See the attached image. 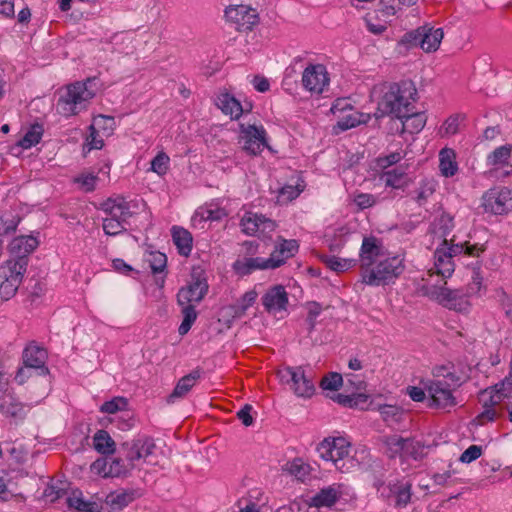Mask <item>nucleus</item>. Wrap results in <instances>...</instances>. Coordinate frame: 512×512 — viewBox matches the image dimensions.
<instances>
[{"mask_svg":"<svg viewBox=\"0 0 512 512\" xmlns=\"http://www.w3.org/2000/svg\"><path fill=\"white\" fill-rule=\"evenodd\" d=\"M354 203L360 209H366L373 206L376 203V198L372 194L360 193L354 197Z\"/></svg>","mask_w":512,"mask_h":512,"instance_id":"nucleus-61","label":"nucleus"},{"mask_svg":"<svg viewBox=\"0 0 512 512\" xmlns=\"http://www.w3.org/2000/svg\"><path fill=\"white\" fill-rule=\"evenodd\" d=\"M133 467V463L129 462V465H126L122 459L113 458L109 460L107 473L109 477H121L125 476Z\"/></svg>","mask_w":512,"mask_h":512,"instance_id":"nucleus-45","label":"nucleus"},{"mask_svg":"<svg viewBox=\"0 0 512 512\" xmlns=\"http://www.w3.org/2000/svg\"><path fill=\"white\" fill-rule=\"evenodd\" d=\"M362 283L369 286H384L398 278L404 270L398 256L385 257L382 242L374 237H364L359 252Z\"/></svg>","mask_w":512,"mask_h":512,"instance_id":"nucleus-1","label":"nucleus"},{"mask_svg":"<svg viewBox=\"0 0 512 512\" xmlns=\"http://www.w3.org/2000/svg\"><path fill=\"white\" fill-rule=\"evenodd\" d=\"M424 446L420 441H416L411 438L404 439V448L402 457H412L418 459L423 455Z\"/></svg>","mask_w":512,"mask_h":512,"instance_id":"nucleus-49","label":"nucleus"},{"mask_svg":"<svg viewBox=\"0 0 512 512\" xmlns=\"http://www.w3.org/2000/svg\"><path fill=\"white\" fill-rule=\"evenodd\" d=\"M115 126V120L111 116L98 115L93 119L91 128L93 130L102 131L104 135H110Z\"/></svg>","mask_w":512,"mask_h":512,"instance_id":"nucleus-46","label":"nucleus"},{"mask_svg":"<svg viewBox=\"0 0 512 512\" xmlns=\"http://www.w3.org/2000/svg\"><path fill=\"white\" fill-rule=\"evenodd\" d=\"M37 245L38 241L32 236L16 237L10 243V252L15 255L14 259L25 257L28 260L27 255L34 251Z\"/></svg>","mask_w":512,"mask_h":512,"instance_id":"nucleus-25","label":"nucleus"},{"mask_svg":"<svg viewBox=\"0 0 512 512\" xmlns=\"http://www.w3.org/2000/svg\"><path fill=\"white\" fill-rule=\"evenodd\" d=\"M183 320L178 328V332L180 335H185L191 329L193 323L197 318V312L195 307L192 304L181 305Z\"/></svg>","mask_w":512,"mask_h":512,"instance_id":"nucleus-42","label":"nucleus"},{"mask_svg":"<svg viewBox=\"0 0 512 512\" xmlns=\"http://www.w3.org/2000/svg\"><path fill=\"white\" fill-rule=\"evenodd\" d=\"M302 85L310 93L321 94L329 85V76L323 64H309L302 73Z\"/></svg>","mask_w":512,"mask_h":512,"instance_id":"nucleus-13","label":"nucleus"},{"mask_svg":"<svg viewBox=\"0 0 512 512\" xmlns=\"http://www.w3.org/2000/svg\"><path fill=\"white\" fill-rule=\"evenodd\" d=\"M239 143L243 151L248 155L257 156L264 148L270 149L267 140V132L262 125L243 124L239 125Z\"/></svg>","mask_w":512,"mask_h":512,"instance_id":"nucleus-10","label":"nucleus"},{"mask_svg":"<svg viewBox=\"0 0 512 512\" xmlns=\"http://www.w3.org/2000/svg\"><path fill=\"white\" fill-rule=\"evenodd\" d=\"M201 377L200 369H194L189 374L183 376L177 382L172 393L167 397L168 403H174L178 399L184 398L190 390L196 385Z\"/></svg>","mask_w":512,"mask_h":512,"instance_id":"nucleus-23","label":"nucleus"},{"mask_svg":"<svg viewBox=\"0 0 512 512\" xmlns=\"http://www.w3.org/2000/svg\"><path fill=\"white\" fill-rule=\"evenodd\" d=\"M445 285L441 282L434 283L426 280V283L421 287V291L424 295L448 309L459 312L467 311L469 307L468 293L460 289H448Z\"/></svg>","mask_w":512,"mask_h":512,"instance_id":"nucleus-6","label":"nucleus"},{"mask_svg":"<svg viewBox=\"0 0 512 512\" xmlns=\"http://www.w3.org/2000/svg\"><path fill=\"white\" fill-rule=\"evenodd\" d=\"M322 262L332 271L341 273L356 266L357 260L352 258H340L334 255L321 257Z\"/></svg>","mask_w":512,"mask_h":512,"instance_id":"nucleus-33","label":"nucleus"},{"mask_svg":"<svg viewBox=\"0 0 512 512\" xmlns=\"http://www.w3.org/2000/svg\"><path fill=\"white\" fill-rule=\"evenodd\" d=\"M289 257H286L284 251H282L281 247L276 243L273 252L270 254V257L267 258L270 267L272 269H276L281 267L286 263Z\"/></svg>","mask_w":512,"mask_h":512,"instance_id":"nucleus-54","label":"nucleus"},{"mask_svg":"<svg viewBox=\"0 0 512 512\" xmlns=\"http://www.w3.org/2000/svg\"><path fill=\"white\" fill-rule=\"evenodd\" d=\"M94 80L78 81L67 85L60 94L57 111L64 117L78 115L86 110L96 95Z\"/></svg>","mask_w":512,"mask_h":512,"instance_id":"nucleus-4","label":"nucleus"},{"mask_svg":"<svg viewBox=\"0 0 512 512\" xmlns=\"http://www.w3.org/2000/svg\"><path fill=\"white\" fill-rule=\"evenodd\" d=\"M288 470L297 479L302 480L308 473V466L298 459L289 464Z\"/></svg>","mask_w":512,"mask_h":512,"instance_id":"nucleus-60","label":"nucleus"},{"mask_svg":"<svg viewBox=\"0 0 512 512\" xmlns=\"http://www.w3.org/2000/svg\"><path fill=\"white\" fill-rule=\"evenodd\" d=\"M227 21L235 24L238 31H250L258 23L259 17L255 9L245 6H230L225 10Z\"/></svg>","mask_w":512,"mask_h":512,"instance_id":"nucleus-14","label":"nucleus"},{"mask_svg":"<svg viewBox=\"0 0 512 512\" xmlns=\"http://www.w3.org/2000/svg\"><path fill=\"white\" fill-rule=\"evenodd\" d=\"M172 238L179 254L185 257L189 256L192 251L193 242L191 233L182 227L173 226Z\"/></svg>","mask_w":512,"mask_h":512,"instance_id":"nucleus-27","label":"nucleus"},{"mask_svg":"<svg viewBox=\"0 0 512 512\" xmlns=\"http://www.w3.org/2000/svg\"><path fill=\"white\" fill-rule=\"evenodd\" d=\"M343 384V377L337 372H331L324 376L320 382V387L323 390L336 391Z\"/></svg>","mask_w":512,"mask_h":512,"instance_id":"nucleus-52","label":"nucleus"},{"mask_svg":"<svg viewBox=\"0 0 512 512\" xmlns=\"http://www.w3.org/2000/svg\"><path fill=\"white\" fill-rule=\"evenodd\" d=\"M439 170L444 177H452L458 171L456 155L453 149L443 148L439 153Z\"/></svg>","mask_w":512,"mask_h":512,"instance_id":"nucleus-29","label":"nucleus"},{"mask_svg":"<svg viewBox=\"0 0 512 512\" xmlns=\"http://www.w3.org/2000/svg\"><path fill=\"white\" fill-rule=\"evenodd\" d=\"M234 272L239 276H247L257 270H271L267 258L242 257L237 259L233 265Z\"/></svg>","mask_w":512,"mask_h":512,"instance_id":"nucleus-22","label":"nucleus"},{"mask_svg":"<svg viewBox=\"0 0 512 512\" xmlns=\"http://www.w3.org/2000/svg\"><path fill=\"white\" fill-rule=\"evenodd\" d=\"M464 120V116L457 114L450 116L443 125V129L445 134L453 135L456 134L459 130L460 123Z\"/></svg>","mask_w":512,"mask_h":512,"instance_id":"nucleus-57","label":"nucleus"},{"mask_svg":"<svg viewBox=\"0 0 512 512\" xmlns=\"http://www.w3.org/2000/svg\"><path fill=\"white\" fill-rule=\"evenodd\" d=\"M512 146L511 145H503L495 150H493L487 157V162L489 165H504L508 163V160L511 156Z\"/></svg>","mask_w":512,"mask_h":512,"instance_id":"nucleus-41","label":"nucleus"},{"mask_svg":"<svg viewBox=\"0 0 512 512\" xmlns=\"http://www.w3.org/2000/svg\"><path fill=\"white\" fill-rule=\"evenodd\" d=\"M443 37L444 32L442 28L425 24L405 33L401 39V43L410 48L419 47L426 53H432L439 49Z\"/></svg>","mask_w":512,"mask_h":512,"instance_id":"nucleus-8","label":"nucleus"},{"mask_svg":"<svg viewBox=\"0 0 512 512\" xmlns=\"http://www.w3.org/2000/svg\"><path fill=\"white\" fill-rule=\"evenodd\" d=\"M216 105L223 113L230 115L232 119H238L243 113L240 102L229 93H221L218 95Z\"/></svg>","mask_w":512,"mask_h":512,"instance_id":"nucleus-28","label":"nucleus"},{"mask_svg":"<svg viewBox=\"0 0 512 512\" xmlns=\"http://www.w3.org/2000/svg\"><path fill=\"white\" fill-rule=\"evenodd\" d=\"M208 291V284L202 271L192 273V281L186 287L180 289L177 294L179 305L191 304L192 302H200Z\"/></svg>","mask_w":512,"mask_h":512,"instance_id":"nucleus-16","label":"nucleus"},{"mask_svg":"<svg viewBox=\"0 0 512 512\" xmlns=\"http://www.w3.org/2000/svg\"><path fill=\"white\" fill-rule=\"evenodd\" d=\"M407 115L399 117L401 120L403 130L411 134L420 132L426 124V116L424 113L414 110V104L409 109Z\"/></svg>","mask_w":512,"mask_h":512,"instance_id":"nucleus-26","label":"nucleus"},{"mask_svg":"<svg viewBox=\"0 0 512 512\" xmlns=\"http://www.w3.org/2000/svg\"><path fill=\"white\" fill-rule=\"evenodd\" d=\"M390 491L395 496V505L397 507H405L411 500L412 484L408 481H401L389 484Z\"/></svg>","mask_w":512,"mask_h":512,"instance_id":"nucleus-32","label":"nucleus"},{"mask_svg":"<svg viewBox=\"0 0 512 512\" xmlns=\"http://www.w3.org/2000/svg\"><path fill=\"white\" fill-rule=\"evenodd\" d=\"M167 263L166 255L160 252L153 253L150 260V267L154 274L164 271Z\"/></svg>","mask_w":512,"mask_h":512,"instance_id":"nucleus-58","label":"nucleus"},{"mask_svg":"<svg viewBox=\"0 0 512 512\" xmlns=\"http://www.w3.org/2000/svg\"><path fill=\"white\" fill-rule=\"evenodd\" d=\"M404 439L398 435H391L385 437L384 443L390 452V457H395L397 455L403 456V448H404Z\"/></svg>","mask_w":512,"mask_h":512,"instance_id":"nucleus-50","label":"nucleus"},{"mask_svg":"<svg viewBox=\"0 0 512 512\" xmlns=\"http://www.w3.org/2000/svg\"><path fill=\"white\" fill-rule=\"evenodd\" d=\"M44 134V126L41 123H33L29 126L24 136L17 142V146L24 150L36 146L42 139Z\"/></svg>","mask_w":512,"mask_h":512,"instance_id":"nucleus-30","label":"nucleus"},{"mask_svg":"<svg viewBox=\"0 0 512 512\" xmlns=\"http://www.w3.org/2000/svg\"><path fill=\"white\" fill-rule=\"evenodd\" d=\"M66 502L70 508L78 512H100L98 505L95 502L85 501L79 491H74L67 497Z\"/></svg>","mask_w":512,"mask_h":512,"instance_id":"nucleus-34","label":"nucleus"},{"mask_svg":"<svg viewBox=\"0 0 512 512\" xmlns=\"http://www.w3.org/2000/svg\"><path fill=\"white\" fill-rule=\"evenodd\" d=\"M345 495H349V487L342 483H334L315 493L311 497L310 504L317 508L332 507Z\"/></svg>","mask_w":512,"mask_h":512,"instance_id":"nucleus-18","label":"nucleus"},{"mask_svg":"<svg viewBox=\"0 0 512 512\" xmlns=\"http://www.w3.org/2000/svg\"><path fill=\"white\" fill-rule=\"evenodd\" d=\"M262 304L268 313L277 314L286 311L288 305V294L281 285L270 288L262 297Z\"/></svg>","mask_w":512,"mask_h":512,"instance_id":"nucleus-20","label":"nucleus"},{"mask_svg":"<svg viewBox=\"0 0 512 512\" xmlns=\"http://www.w3.org/2000/svg\"><path fill=\"white\" fill-rule=\"evenodd\" d=\"M281 382L290 385L298 397L309 398L315 392L314 382L301 366L286 367L278 373Z\"/></svg>","mask_w":512,"mask_h":512,"instance_id":"nucleus-11","label":"nucleus"},{"mask_svg":"<svg viewBox=\"0 0 512 512\" xmlns=\"http://www.w3.org/2000/svg\"><path fill=\"white\" fill-rule=\"evenodd\" d=\"M277 244L281 247L282 251H284L285 256L289 258L293 257L299 249V244L294 239L287 240L279 237Z\"/></svg>","mask_w":512,"mask_h":512,"instance_id":"nucleus-55","label":"nucleus"},{"mask_svg":"<svg viewBox=\"0 0 512 512\" xmlns=\"http://www.w3.org/2000/svg\"><path fill=\"white\" fill-rule=\"evenodd\" d=\"M503 387L504 383L495 386V389L491 392L490 395V402L492 406H495L507 399L506 409L508 411L509 420L512 422V396H508L505 393Z\"/></svg>","mask_w":512,"mask_h":512,"instance_id":"nucleus-43","label":"nucleus"},{"mask_svg":"<svg viewBox=\"0 0 512 512\" xmlns=\"http://www.w3.org/2000/svg\"><path fill=\"white\" fill-rule=\"evenodd\" d=\"M369 118V115L362 114L350 108V112L338 120L337 126L341 130H348L358 126L359 124L367 123Z\"/></svg>","mask_w":512,"mask_h":512,"instance_id":"nucleus-39","label":"nucleus"},{"mask_svg":"<svg viewBox=\"0 0 512 512\" xmlns=\"http://www.w3.org/2000/svg\"><path fill=\"white\" fill-rule=\"evenodd\" d=\"M0 407L5 414L13 418L22 419L26 414V406L11 395L3 399Z\"/></svg>","mask_w":512,"mask_h":512,"instance_id":"nucleus-38","label":"nucleus"},{"mask_svg":"<svg viewBox=\"0 0 512 512\" xmlns=\"http://www.w3.org/2000/svg\"><path fill=\"white\" fill-rule=\"evenodd\" d=\"M482 206L487 213L504 215L512 211V191L506 187H494L482 196Z\"/></svg>","mask_w":512,"mask_h":512,"instance_id":"nucleus-12","label":"nucleus"},{"mask_svg":"<svg viewBox=\"0 0 512 512\" xmlns=\"http://www.w3.org/2000/svg\"><path fill=\"white\" fill-rule=\"evenodd\" d=\"M257 298V293L255 290H249L243 294V296L232 305H229L224 308V311L227 312L233 318H241L246 314V311L255 303Z\"/></svg>","mask_w":512,"mask_h":512,"instance_id":"nucleus-24","label":"nucleus"},{"mask_svg":"<svg viewBox=\"0 0 512 512\" xmlns=\"http://www.w3.org/2000/svg\"><path fill=\"white\" fill-rule=\"evenodd\" d=\"M156 445L150 437L142 436L121 445V451L126 460L133 463L140 459H146L154 453Z\"/></svg>","mask_w":512,"mask_h":512,"instance_id":"nucleus-15","label":"nucleus"},{"mask_svg":"<svg viewBox=\"0 0 512 512\" xmlns=\"http://www.w3.org/2000/svg\"><path fill=\"white\" fill-rule=\"evenodd\" d=\"M128 401L124 397H115L110 401L104 402L101 407L100 411L102 413L107 414H115L118 411H123L127 408Z\"/></svg>","mask_w":512,"mask_h":512,"instance_id":"nucleus-51","label":"nucleus"},{"mask_svg":"<svg viewBox=\"0 0 512 512\" xmlns=\"http://www.w3.org/2000/svg\"><path fill=\"white\" fill-rule=\"evenodd\" d=\"M127 221L106 217L103 219V230L109 236H116L126 231Z\"/></svg>","mask_w":512,"mask_h":512,"instance_id":"nucleus-48","label":"nucleus"},{"mask_svg":"<svg viewBox=\"0 0 512 512\" xmlns=\"http://www.w3.org/2000/svg\"><path fill=\"white\" fill-rule=\"evenodd\" d=\"M381 180L385 183V186L393 189H403L407 185L405 172L396 168L384 172L381 175Z\"/></svg>","mask_w":512,"mask_h":512,"instance_id":"nucleus-36","label":"nucleus"},{"mask_svg":"<svg viewBox=\"0 0 512 512\" xmlns=\"http://www.w3.org/2000/svg\"><path fill=\"white\" fill-rule=\"evenodd\" d=\"M402 159V154L400 152H393L387 156L379 157L377 160V164L382 169H387L388 167L398 163Z\"/></svg>","mask_w":512,"mask_h":512,"instance_id":"nucleus-62","label":"nucleus"},{"mask_svg":"<svg viewBox=\"0 0 512 512\" xmlns=\"http://www.w3.org/2000/svg\"><path fill=\"white\" fill-rule=\"evenodd\" d=\"M458 386L441 379H428L425 381V389L428 394V406L437 409L451 408L457 405L454 390Z\"/></svg>","mask_w":512,"mask_h":512,"instance_id":"nucleus-9","label":"nucleus"},{"mask_svg":"<svg viewBox=\"0 0 512 512\" xmlns=\"http://www.w3.org/2000/svg\"><path fill=\"white\" fill-rule=\"evenodd\" d=\"M94 449L104 455L113 454L116 443L106 430H98L93 436Z\"/></svg>","mask_w":512,"mask_h":512,"instance_id":"nucleus-31","label":"nucleus"},{"mask_svg":"<svg viewBox=\"0 0 512 512\" xmlns=\"http://www.w3.org/2000/svg\"><path fill=\"white\" fill-rule=\"evenodd\" d=\"M482 455V447L478 445L469 446L460 456L459 461L462 463H471Z\"/></svg>","mask_w":512,"mask_h":512,"instance_id":"nucleus-56","label":"nucleus"},{"mask_svg":"<svg viewBox=\"0 0 512 512\" xmlns=\"http://www.w3.org/2000/svg\"><path fill=\"white\" fill-rule=\"evenodd\" d=\"M28 260L25 257L9 259L0 266V295L4 300L11 299L22 283Z\"/></svg>","mask_w":512,"mask_h":512,"instance_id":"nucleus-7","label":"nucleus"},{"mask_svg":"<svg viewBox=\"0 0 512 512\" xmlns=\"http://www.w3.org/2000/svg\"><path fill=\"white\" fill-rule=\"evenodd\" d=\"M437 182L433 179H424L414 191L413 199L422 206L436 191Z\"/></svg>","mask_w":512,"mask_h":512,"instance_id":"nucleus-35","label":"nucleus"},{"mask_svg":"<svg viewBox=\"0 0 512 512\" xmlns=\"http://www.w3.org/2000/svg\"><path fill=\"white\" fill-rule=\"evenodd\" d=\"M136 498V493L133 490H123L117 493H112L107 497V503L112 509L121 510L132 503Z\"/></svg>","mask_w":512,"mask_h":512,"instance_id":"nucleus-37","label":"nucleus"},{"mask_svg":"<svg viewBox=\"0 0 512 512\" xmlns=\"http://www.w3.org/2000/svg\"><path fill=\"white\" fill-rule=\"evenodd\" d=\"M252 410L253 407L250 404H246L237 412V418L246 427L251 426L254 422V418L251 415Z\"/></svg>","mask_w":512,"mask_h":512,"instance_id":"nucleus-63","label":"nucleus"},{"mask_svg":"<svg viewBox=\"0 0 512 512\" xmlns=\"http://www.w3.org/2000/svg\"><path fill=\"white\" fill-rule=\"evenodd\" d=\"M130 208V203L122 196L108 198L100 206V209L105 212L108 217L127 222L133 215Z\"/></svg>","mask_w":512,"mask_h":512,"instance_id":"nucleus-21","label":"nucleus"},{"mask_svg":"<svg viewBox=\"0 0 512 512\" xmlns=\"http://www.w3.org/2000/svg\"><path fill=\"white\" fill-rule=\"evenodd\" d=\"M433 227L435 233L446 237L454 228L453 217L450 214L443 212L434 220Z\"/></svg>","mask_w":512,"mask_h":512,"instance_id":"nucleus-40","label":"nucleus"},{"mask_svg":"<svg viewBox=\"0 0 512 512\" xmlns=\"http://www.w3.org/2000/svg\"><path fill=\"white\" fill-rule=\"evenodd\" d=\"M242 232L247 235H267L276 229V223L263 214L246 212L241 219Z\"/></svg>","mask_w":512,"mask_h":512,"instance_id":"nucleus-17","label":"nucleus"},{"mask_svg":"<svg viewBox=\"0 0 512 512\" xmlns=\"http://www.w3.org/2000/svg\"><path fill=\"white\" fill-rule=\"evenodd\" d=\"M169 157L164 152H159L151 161V170L159 176L166 174L169 168Z\"/></svg>","mask_w":512,"mask_h":512,"instance_id":"nucleus-53","label":"nucleus"},{"mask_svg":"<svg viewBox=\"0 0 512 512\" xmlns=\"http://www.w3.org/2000/svg\"><path fill=\"white\" fill-rule=\"evenodd\" d=\"M108 466H109V460L108 459H97L94 461L91 465V471L95 474L101 475L102 477H109L108 476Z\"/></svg>","mask_w":512,"mask_h":512,"instance_id":"nucleus-64","label":"nucleus"},{"mask_svg":"<svg viewBox=\"0 0 512 512\" xmlns=\"http://www.w3.org/2000/svg\"><path fill=\"white\" fill-rule=\"evenodd\" d=\"M423 387L408 386L406 393L415 402H422L428 398L427 391L425 389V381H422Z\"/></svg>","mask_w":512,"mask_h":512,"instance_id":"nucleus-59","label":"nucleus"},{"mask_svg":"<svg viewBox=\"0 0 512 512\" xmlns=\"http://www.w3.org/2000/svg\"><path fill=\"white\" fill-rule=\"evenodd\" d=\"M46 359V350L34 342L27 345L22 354L23 365L26 368L37 370L39 375H47L49 373V369L45 364Z\"/></svg>","mask_w":512,"mask_h":512,"instance_id":"nucleus-19","label":"nucleus"},{"mask_svg":"<svg viewBox=\"0 0 512 512\" xmlns=\"http://www.w3.org/2000/svg\"><path fill=\"white\" fill-rule=\"evenodd\" d=\"M417 89L412 81L404 80L399 83L384 82L375 85L371 97L377 103V117H403L415 103Z\"/></svg>","mask_w":512,"mask_h":512,"instance_id":"nucleus-2","label":"nucleus"},{"mask_svg":"<svg viewBox=\"0 0 512 512\" xmlns=\"http://www.w3.org/2000/svg\"><path fill=\"white\" fill-rule=\"evenodd\" d=\"M484 249L477 244H470V242L455 243V236L451 240L446 238L443 240L440 247L434 253V267L430 270L429 278L431 282L433 277H441L436 282L446 284V278L450 277L455 269L454 257L465 254L467 256L478 257Z\"/></svg>","mask_w":512,"mask_h":512,"instance_id":"nucleus-3","label":"nucleus"},{"mask_svg":"<svg viewBox=\"0 0 512 512\" xmlns=\"http://www.w3.org/2000/svg\"><path fill=\"white\" fill-rule=\"evenodd\" d=\"M320 457L332 461L337 469L347 472L358 465L350 455L351 444L344 437L325 438L318 446Z\"/></svg>","mask_w":512,"mask_h":512,"instance_id":"nucleus-5","label":"nucleus"},{"mask_svg":"<svg viewBox=\"0 0 512 512\" xmlns=\"http://www.w3.org/2000/svg\"><path fill=\"white\" fill-rule=\"evenodd\" d=\"M379 412L382 419L387 423H399L403 416V410L396 405H381Z\"/></svg>","mask_w":512,"mask_h":512,"instance_id":"nucleus-44","label":"nucleus"},{"mask_svg":"<svg viewBox=\"0 0 512 512\" xmlns=\"http://www.w3.org/2000/svg\"><path fill=\"white\" fill-rule=\"evenodd\" d=\"M432 374L434 377L433 379L446 380L454 383V386L461 385L460 377L455 372L451 371L448 366H436L433 368Z\"/></svg>","mask_w":512,"mask_h":512,"instance_id":"nucleus-47","label":"nucleus"}]
</instances>
